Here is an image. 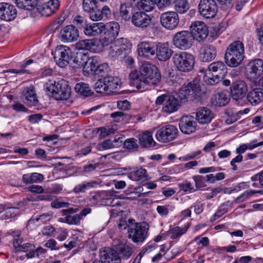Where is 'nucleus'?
Returning <instances> with one entry per match:
<instances>
[{"label":"nucleus","instance_id":"1","mask_svg":"<svg viewBox=\"0 0 263 263\" xmlns=\"http://www.w3.org/2000/svg\"><path fill=\"white\" fill-rule=\"evenodd\" d=\"M131 85L138 89L144 88V85H157L160 81L161 75L157 67L149 63H143L140 70H133L129 74Z\"/></svg>","mask_w":263,"mask_h":263},{"label":"nucleus","instance_id":"2","mask_svg":"<svg viewBox=\"0 0 263 263\" xmlns=\"http://www.w3.org/2000/svg\"><path fill=\"white\" fill-rule=\"evenodd\" d=\"M47 94L57 100H67L71 94V89L68 82L64 79L57 82L49 81L45 84Z\"/></svg>","mask_w":263,"mask_h":263},{"label":"nucleus","instance_id":"3","mask_svg":"<svg viewBox=\"0 0 263 263\" xmlns=\"http://www.w3.org/2000/svg\"><path fill=\"white\" fill-rule=\"evenodd\" d=\"M173 63L176 69L180 72H189L194 68V56L187 52L175 53L172 57Z\"/></svg>","mask_w":263,"mask_h":263},{"label":"nucleus","instance_id":"4","mask_svg":"<svg viewBox=\"0 0 263 263\" xmlns=\"http://www.w3.org/2000/svg\"><path fill=\"white\" fill-rule=\"evenodd\" d=\"M201 92L200 80L195 78L181 87L178 92V97L184 101L189 99L193 100L199 98L201 96Z\"/></svg>","mask_w":263,"mask_h":263},{"label":"nucleus","instance_id":"5","mask_svg":"<svg viewBox=\"0 0 263 263\" xmlns=\"http://www.w3.org/2000/svg\"><path fill=\"white\" fill-rule=\"evenodd\" d=\"M193 34L189 31L183 30L177 32L174 36L173 42L174 45L180 50L189 49L194 42Z\"/></svg>","mask_w":263,"mask_h":263},{"label":"nucleus","instance_id":"6","mask_svg":"<svg viewBox=\"0 0 263 263\" xmlns=\"http://www.w3.org/2000/svg\"><path fill=\"white\" fill-rule=\"evenodd\" d=\"M178 134L177 128L168 124L159 128L156 133V138L160 142L168 143L175 140Z\"/></svg>","mask_w":263,"mask_h":263},{"label":"nucleus","instance_id":"7","mask_svg":"<svg viewBox=\"0 0 263 263\" xmlns=\"http://www.w3.org/2000/svg\"><path fill=\"white\" fill-rule=\"evenodd\" d=\"M263 73V61L256 59L250 61L246 65L245 76L248 80L255 81Z\"/></svg>","mask_w":263,"mask_h":263},{"label":"nucleus","instance_id":"8","mask_svg":"<svg viewBox=\"0 0 263 263\" xmlns=\"http://www.w3.org/2000/svg\"><path fill=\"white\" fill-rule=\"evenodd\" d=\"M148 230V227L147 223H137L128 229V237L135 243L142 242L146 238Z\"/></svg>","mask_w":263,"mask_h":263},{"label":"nucleus","instance_id":"9","mask_svg":"<svg viewBox=\"0 0 263 263\" xmlns=\"http://www.w3.org/2000/svg\"><path fill=\"white\" fill-rule=\"evenodd\" d=\"M72 59V54L69 47L65 45H60L56 47L54 59L60 67H65L69 64V61Z\"/></svg>","mask_w":263,"mask_h":263},{"label":"nucleus","instance_id":"10","mask_svg":"<svg viewBox=\"0 0 263 263\" xmlns=\"http://www.w3.org/2000/svg\"><path fill=\"white\" fill-rule=\"evenodd\" d=\"M155 103L156 105L163 104V111L168 114L177 111L180 106L179 101L177 98L167 95H162L159 96L157 98Z\"/></svg>","mask_w":263,"mask_h":263},{"label":"nucleus","instance_id":"11","mask_svg":"<svg viewBox=\"0 0 263 263\" xmlns=\"http://www.w3.org/2000/svg\"><path fill=\"white\" fill-rule=\"evenodd\" d=\"M198 9L201 15L206 18L215 17L218 12V6L215 0H200Z\"/></svg>","mask_w":263,"mask_h":263},{"label":"nucleus","instance_id":"12","mask_svg":"<svg viewBox=\"0 0 263 263\" xmlns=\"http://www.w3.org/2000/svg\"><path fill=\"white\" fill-rule=\"evenodd\" d=\"M161 25L165 29L173 30L179 23V17L177 12L167 11L162 13L160 17Z\"/></svg>","mask_w":263,"mask_h":263},{"label":"nucleus","instance_id":"13","mask_svg":"<svg viewBox=\"0 0 263 263\" xmlns=\"http://www.w3.org/2000/svg\"><path fill=\"white\" fill-rule=\"evenodd\" d=\"M190 28V32L193 34L194 40L199 42L203 41L208 35V28L203 22L195 21L192 23Z\"/></svg>","mask_w":263,"mask_h":263},{"label":"nucleus","instance_id":"14","mask_svg":"<svg viewBox=\"0 0 263 263\" xmlns=\"http://www.w3.org/2000/svg\"><path fill=\"white\" fill-rule=\"evenodd\" d=\"M131 22L135 27L145 29L151 25L152 18L145 12L139 10L133 13Z\"/></svg>","mask_w":263,"mask_h":263},{"label":"nucleus","instance_id":"15","mask_svg":"<svg viewBox=\"0 0 263 263\" xmlns=\"http://www.w3.org/2000/svg\"><path fill=\"white\" fill-rule=\"evenodd\" d=\"M248 85L242 80L234 82L231 86V95L233 100L236 101L243 98L248 91Z\"/></svg>","mask_w":263,"mask_h":263},{"label":"nucleus","instance_id":"16","mask_svg":"<svg viewBox=\"0 0 263 263\" xmlns=\"http://www.w3.org/2000/svg\"><path fill=\"white\" fill-rule=\"evenodd\" d=\"M60 36L63 42H73L76 41L79 36V30L73 25H67L60 31Z\"/></svg>","mask_w":263,"mask_h":263},{"label":"nucleus","instance_id":"17","mask_svg":"<svg viewBox=\"0 0 263 263\" xmlns=\"http://www.w3.org/2000/svg\"><path fill=\"white\" fill-rule=\"evenodd\" d=\"M59 7V0H50L47 3L38 5L36 9L42 16H49L54 13Z\"/></svg>","mask_w":263,"mask_h":263},{"label":"nucleus","instance_id":"18","mask_svg":"<svg viewBox=\"0 0 263 263\" xmlns=\"http://www.w3.org/2000/svg\"><path fill=\"white\" fill-rule=\"evenodd\" d=\"M137 47V52L139 56L148 58L155 54L156 43L144 41L140 43Z\"/></svg>","mask_w":263,"mask_h":263},{"label":"nucleus","instance_id":"19","mask_svg":"<svg viewBox=\"0 0 263 263\" xmlns=\"http://www.w3.org/2000/svg\"><path fill=\"white\" fill-rule=\"evenodd\" d=\"M82 6L84 10L89 13L92 21L100 17L101 14L99 12V5L97 0H83Z\"/></svg>","mask_w":263,"mask_h":263},{"label":"nucleus","instance_id":"20","mask_svg":"<svg viewBox=\"0 0 263 263\" xmlns=\"http://www.w3.org/2000/svg\"><path fill=\"white\" fill-rule=\"evenodd\" d=\"M100 257L106 263H121V257L117 251L110 248H104L100 250Z\"/></svg>","mask_w":263,"mask_h":263},{"label":"nucleus","instance_id":"21","mask_svg":"<svg viewBox=\"0 0 263 263\" xmlns=\"http://www.w3.org/2000/svg\"><path fill=\"white\" fill-rule=\"evenodd\" d=\"M16 10L15 7L7 3H0V18L10 21L13 20L16 16Z\"/></svg>","mask_w":263,"mask_h":263},{"label":"nucleus","instance_id":"22","mask_svg":"<svg viewBox=\"0 0 263 263\" xmlns=\"http://www.w3.org/2000/svg\"><path fill=\"white\" fill-rule=\"evenodd\" d=\"M173 50L170 48L168 43L159 42L156 43L155 54L159 61H166L173 54Z\"/></svg>","mask_w":263,"mask_h":263},{"label":"nucleus","instance_id":"23","mask_svg":"<svg viewBox=\"0 0 263 263\" xmlns=\"http://www.w3.org/2000/svg\"><path fill=\"white\" fill-rule=\"evenodd\" d=\"M120 27L118 23H113L108 26L105 32L104 38L102 40V45L107 46L110 43H113L118 35Z\"/></svg>","mask_w":263,"mask_h":263},{"label":"nucleus","instance_id":"24","mask_svg":"<svg viewBox=\"0 0 263 263\" xmlns=\"http://www.w3.org/2000/svg\"><path fill=\"white\" fill-rule=\"evenodd\" d=\"M216 54L217 51L214 46L205 44L199 49V58L202 62H210L215 58Z\"/></svg>","mask_w":263,"mask_h":263},{"label":"nucleus","instance_id":"25","mask_svg":"<svg viewBox=\"0 0 263 263\" xmlns=\"http://www.w3.org/2000/svg\"><path fill=\"white\" fill-rule=\"evenodd\" d=\"M179 125L183 133L190 134L195 131L196 123L191 116H184L180 120Z\"/></svg>","mask_w":263,"mask_h":263},{"label":"nucleus","instance_id":"26","mask_svg":"<svg viewBox=\"0 0 263 263\" xmlns=\"http://www.w3.org/2000/svg\"><path fill=\"white\" fill-rule=\"evenodd\" d=\"M196 119L201 124H209L214 117L212 111L208 108L201 107L197 109L196 114Z\"/></svg>","mask_w":263,"mask_h":263},{"label":"nucleus","instance_id":"27","mask_svg":"<svg viewBox=\"0 0 263 263\" xmlns=\"http://www.w3.org/2000/svg\"><path fill=\"white\" fill-rule=\"evenodd\" d=\"M206 72H211L214 75H217L219 77L223 79L227 73V67L222 62H215L210 64L206 69Z\"/></svg>","mask_w":263,"mask_h":263},{"label":"nucleus","instance_id":"28","mask_svg":"<svg viewBox=\"0 0 263 263\" xmlns=\"http://www.w3.org/2000/svg\"><path fill=\"white\" fill-rule=\"evenodd\" d=\"M99 42L97 40H83L78 42L76 45V48L78 50H89L96 52Z\"/></svg>","mask_w":263,"mask_h":263},{"label":"nucleus","instance_id":"29","mask_svg":"<svg viewBox=\"0 0 263 263\" xmlns=\"http://www.w3.org/2000/svg\"><path fill=\"white\" fill-rule=\"evenodd\" d=\"M105 30V26L101 23H93L86 24L84 28L85 34L88 36H96L101 33Z\"/></svg>","mask_w":263,"mask_h":263},{"label":"nucleus","instance_id":"30","mask_svg":"<svg viewBox=\"0 0 263 263\" xmlns=\"http://www.w3.org/2000/svg\"><path fill=\"white\" fill-rule=\"evenodd\" d=\"M85 66L83 68V71L85 75L90 73L95 74L99 64V59L98 57L93 56L90 58L88 57V60L85 61Z\"/></svg>","mask_w":263,"mask_h":263},{"label":"nucleus","instance_id":"31","mask_svg":"<svg viewBox=\"0 0 263 263\" xmlns=\"http://www.w3.org/2000/svg\"><path fill=\"white\" fill-rule=\"evenodd\" d=\"M226 53L236 54L237 56L245 55L243 43L240 41L233 42L227 48Z\"/></svg>","mask_w":263,"mask_h":263},{"label":"nucleus","instance_id":"32","mask_svg":"<svg viewBox=\"0 0 263 263\" xmlns=\"http://www.w3.org/2000/svg\"><path fill=\"white\" fill-rule=\"evenodd\" d=\"M247 99L248 101L253 105H255L263 100V92L261 88H255L250 90L248 95Z\"/></svg>","mask_w":263,"mask_h":263},{"label":"nucleus","instance_id":"33","mask_svg":"<svg viewBox=\"0 0 263 263\" xmlns=\"http://www.w3.org/2000/svg\"><path fill=\"white\" fill-rule=\"evenodd\" d=\"M133 9V7L130 4L126 3L121 4L119 8V14L121 19L125 21L131 20L132 15L134 13Z\"/></svg>","mask_w":263,"mask_h":263},{"label":"nucleus","instance_id":"34","mask_svg":"<svg viewBox=\"0 0 263 263\" xmlns=\"http://www.w3.org/2000/svg\"><path fill=\"white\" fill-rule=\"evenodd\" d=\"M245 58V55H236L234 54L225 53L224 59L227 65L230 67L239 66Z\"/></svg>","mask_w":263,"mask_h":263},{"label":"nucleus","instance_id":"35","mask_svg":"<svg viewBox=\"0 0 263 263\" xmlns=\"http://www.w3.org/2000/svg\"><path fill=\"white\" fill-rule=\"evenodd\" d=\"M88 60V53H77V55L73 59L70 60L69 61L70 66L73 69H76L79 68H81L85 66L86 60Z\"/></svg>","mask_w":263,"mask_h":263},{"label":"nucleus","instance_id":"36","mask_svg":"<svg viewBox=\"0 0 263 263\" xmlns=\"http://www.w3.org/2000/svg\"><path fill=\"white\" fill-rule=\"evenodd\" d=\"M139 141L141 145L145 147L154 146L156 145L152 137V133L148 131H145L139 135Z\"/></svg>","mask_w":263,"mask_h":263},{"label":"nucleus","instance_id":"37","mask_svg":"<svg viewBox=\"0 0 263 263\" xmlns=\"http://www.w3.org/2000/svg\"><path fill=\"white\" fill-rule=\"evenodd\" d=\"M229 97L223 92L214 94L211 98L212 104L215 106H224L229 103Z\"/></svg>","mask_w":263,"mask_h":263},{"label":"nucleus","instance_id":"38","mask_svg":"<svg viewBox=\"0 0 263 263\" xmlns=\"http://www.w3.org/2000/svg\"><path fill=\"white\" fill-rule=\"evenodd\" d=\"M107 89L109 93H114L121 84L120 80L117 77L107 76L104 78Z\"/></svg>","mask_w":263,"mask_h":263},{"label":"nucleus","instance_id":"39","mask_svg":"<svg viewBox=\"0 0 263 263\" xmlns=\"http://www.w3.org/2000/svg\"><path fill=\"white\" fill-rule=\"evenodd\" d=\"M114 44L124 54L129 51L132 46L130 42L126 38L120 37L115 40Z\"/></svg>","mask_w":263,"mask_h":263},{"label":"nucleus","instance_id":"40","mask_svg":"<svg viewBox=\"0 0 263 263\" xmlns=\"http://www.w3.org/2000/svg\"><path fill=\"white\" fill-rule=\"evenodd\" d=\"M118 255H120L121 258H128L132 254V248L128 246L124 243H120L116 247V250Z\"/></svg>","mask_w":263,"mask_h":263},{"label":"nucleus","instance_id":"41","mask_svg":"<svg viewBox=\"0 0 263 263\" xmlns=\"http://www.w3.org/2000/svg\"><path fill=\"white\" fill-rule=\"evenodd\" d=\"M137 6L139 10L149 12L154 9L155 3L153 0H140L137 2Z\"/></svg>","mask_w":263,"mask_h":263},{"label":"nucleus","instance_id":"42","mask_svg":"<svg viewBox=\"0 0 263 263\" xmlns=\"http://www.w3.org/2000/svg\"><path fill=\"white\" fill-rule=\"evenodd\" d=\"M74 89L77 92L85 97L90 96L93 93L88 85L83 82L77 83L74 87Z\"/></svg>","mask_w":263,"mask_h":263},{"label":"nucleus","instance_id":"43","mask_svg":"<svg viewBox=\"0 0 263 263\" xmlns=\"http://www.w3.org/2000/svg\"><path fill=\"white\" fill-rule=\"evenodd\" d=\"M23 94L27 102L30 103L31 105L35 106L37 104L38 100L33 89L25 88L23 91Z\"/></svg>","mask_w":263,"mask_h":263},{"label":"nucleus","instance_id":"44","mask_svg":"<svg viewBox=\"0 0 263 263\" xmlns=\"http://www.w3.org/2000/svg\"><path fill=\"white\" fill-rule=\"evenodd\" d=\"M124 55L113 43L108 49V58L112 60H117L120 57Z\"/></svg>","mask_w":263,"mask_h":263},{"label":"nucleus","instance_id":"45","mask_svg":"<svg viewBox=\"0 0 263 263\" xmlns=\"http://www.w3.org/2000/svg\"><path fill=\"white\" fill-rule=\"evenodd\" d=\"M130 178L134 180H148V176L146 174V171L143 168L133 171L130 174Z\"/></svg>","mask_w":263,"mask_h":263},{"label":"nucleus","instance_id":"46","mask_svg":"<svg viewBox=\"0 0 263 263\" xmlns=\"http://www.w3.org/2000/svg\"><path fill=\"white\" fill-rule=\"evenodd\" d=\"M17 6L21 9L31 10L36 6L35 0H15Z\"/></svg>","mask_w":263,"mask_h":263},{"label":"nucleus","instance_id":"47","mask_svg":"<svg viewBox=\"0 0 263 263\" xmlns=\"http://www.w3.org/2000/svg\"><path fill=\"white\" fill-rule=\"evenodd\" d=\"M204 81L208 85H216L218 84L221 80L222 78L214 75L211 72H205V74L203 77Z\"/></svg>","mask_w":263,"mask_h":263},{"label":"nucleus","instance_id":"48","mask_svg":"<svg viewBox=\"0 0 263 263\" xmlns=\"http://www.w3.org/2000/svg\"><path fill=\"white\" fill-rule=\"evenodd\" d=\"M96 184L95 182H90L78 184L73 189V192L77 194L85 192L87 190L93 187Z\"/></svg>","mask_w":263,"mask_h":263},{"label":"nucleus","instance_id":"49","mask_svg":"<svg viewBox=\"0 0 263 263\" xmlns=\"http://www.w3.org/2000/svg\"><path fill=\"white\" fill-rule=\"evenodd\" d=\"M189 8V4L186 0H179L175 6L176 12L180 13H183L186 12Z\"/></svg>","mask_w":263,"mask_h":263},{"label":"nucleus","instance_id":"50","mask_svg":"<svg viewBox=\"0 0 263 263\" xmlns=\"http://www.w3.org/2000/svg\"><path fill=\"white\" fill-rule=\"evenodd\" d=\"M105 82L103 79H99L95 84L94 89L97 93H109L107 89Z\"/></svg>","mask_w":263,"mask_h":263},{"label":"nucleus","instance_id":"51","mask_svg":"<svg viewBox=\"0 0 263 263\" xmlns=\"http://www.w3.org/2000/svg\"><path fill=\"white\" fill-rule=\"evenodd\" d=\"M225 114L228 117V118L226 120V122L227 124L233 123L239 119L236 111H234L232 109H227L225 111Z\"/></svg>","mask_w":263,"mask_h":263},{"label":"nucleus","instance_id":"52","mask_svg":"<svg viewBox=\"0 0 263 263\" xmlns=\"http://www.w3.org/2000/svg\"><path fill=\"white\" fill-rule=\"evenodd\" d=\"M109 71L110 69L108 64L105 63L101 64H99L95 74L99 75L104 78L105 77L107 76V74Z\"/></svg>","mask_w":263,"mask_h":263},{"label":"nucleus","instance_id":"53","mask_svg":"<svg viewBox=\"0 0 263 263\" xmlns=\"http://www.w3.org/2000/svg\"><path fill=\"white\" fill-rule=\"evenodd\" d=\"M186 231L187 228H180L178 227H176L170 231V233L172 234L171 238L172 239H177L184 234Z\"/></svg>","mask_w":263,"mask_h":263},{"label":"nucleus","instance_id":"54","mask_svg":"<svg viewBox=\"0 0 263 263\" xmlns=\"http://www.w3.org/2000/svg\"><path fill=\"white\" fill-rule=\"evenodd\" d=\"M64 168L66 173L70 176L83 173V170L81 167L76 166H66Z\"/></svg>","mask_w":263,"mask_h":263},{"label":"nucleus","instance_id":"55","mask_svg":"<svg viewBox=\"0 0 263 263\" xmlns=\"http://www.w3.org/2000/svg\"><path fill=\"white\" fill-rule=\"evenodd\" d=\"M139 147L137 140L133 138L125 140L124 142V147L126 149H135Z\"/></svg>","mask_w":263,"mask_h":263},{"label":"nucleus","instance_id":"56","mask_svg":"<svg viewBox=\"0 0 263 263\" xmlns=\"http://www.w3.org/2000/svg\"><path fill=\"white\" fill-rule=\"evenodd\" d=\"M81 220V215L78 214L74 215H68L65 217V221L69 224H79Z\"/></svg>","mask_w":263,"mask_h":263},{"label":"nucleus","instance_id":"57","mask_svg":"<svg viewBox=\"0 0 263 263\" xmlns=\"http://www.w3.org/2000/svg\"><path fill=\"white\" fill-rule=\"evenodd\" d=\"M32 63H33L32 60H31V59L28 60L26 61L24 64H23L21 65V69H10L9 70H7L6 72H10L11 73H16V74H22V73L27 72V70L25 69V68L26 67L27 65H28Z\"/></svg>","mask_w":263,"mask_h":263},{"label":"nucleus","instance_id":"58","mask_svg":"<svg viewBox=\"0 0 263 263\" xmlns=\"http://www.w3.org/2000/svg\"><path fill=\"white\" fill-rule=\"evenodd\" d=\"M99 12L101 14L100 15V17H98V19L92 20L93 21H98L102 20L104 16L107 18L111 14V11L109 7L107 6H104L102 9H101L99 6Z\"/></svg>","mask_w":263,"mask_h":263},{"label":"nucleus","instance_id":"59","mask_svg":"<svg viewBox=\"0 0 263 263\" xmlns=\"http://www.w3.org/2000/svg\"><path fill=\"white\" fill-rule=\"evenodd\" d=\"M193 179L195 182V185L197 188L200 189L206 186L205 179L202 176H194Z\"/></svg>","mask_w":263,"mask_h":263},{"label":"nucleus","instance_id":"60","mask_svg":"<svg viewBox=\"0 0 263 263\" xmlns=\"http://www.w3.org/2000/svg\"><path fill=\"white\" fill-rule=\"evenodd\" d=\"M15 208H8L5 211V213L4 215L1 217L2 219H7L8 218H11L13 216H15L16 214L15 213L14 210H15Z\"/></svg>","mask_w":263,"mask_h":263},{"label":"nucleus","instance_id":"61","mask_svg":"<svg viewBox=\"0 0 263 263\" xmlns=\"http://www.w3.org/2000/svg\"><path fill=\"white\" fill-rule=\"evenodd\" d=\"M156 4L159 9H162L168 7L173 3L171 0H156Z\"/></svg>","mask_w":263,"mask_h":263},{"label":"nucleus","instance_id":"62","mask_svg":"<svg viewBox=\"0 0 263 263\" xmlns=\"http://www.w3.org/2000/svg\"><path fill=\"white\" fill-rule=\"evenodd\" d=\"M42 118L43 116L41 114H33L29 116L28 120L30 123L35 124L41 121Z\"/></svg>","mask_w":263,"mask_h":263},{"label":"nucleus","instance_id":"63","mask_svg":"<svg viewBox=\"0 0 263 263\" xmlns=\"http://www.w3.org/2000/svg\"><path fill=\"white\" fill-rule=\"evenodd\" d=\"M21 235L20 231H18L16 234V237L13 239V246L16 249H18L21 247V244L23 242V238L20 237Z\"/></svg>","mask_w":263,"mask_h":263},{"label":"nucleus","instance_id":"64","mask_svg":"<svg viewBox=\"0 0 263 263\" xmlns=\"http://www.w3.org/2000/svg\"><path fill=\"white\" fill-rule=\"evenodd\" d=\"M168 205H158L157 207V212L161 216H166L168 214Z\"/></svg>","mask_w":263,"mask_h":263}]
</instances>
